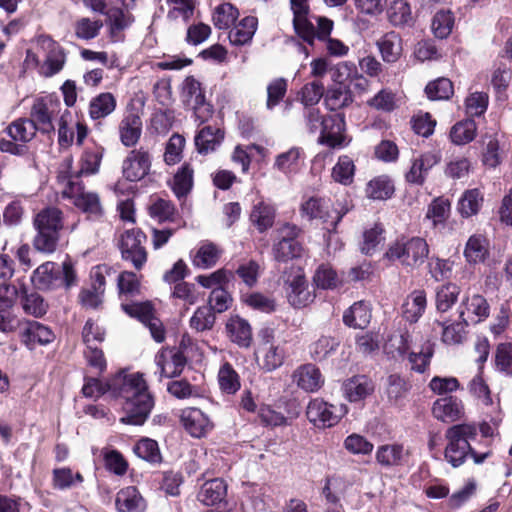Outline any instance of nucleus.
Listing matches in <instances>:
<instances>
[{
    "label": "nucleus",
    "instance_id": "c85d7f7f",
    "mask_svg": "<svg viewBox=\"0 0 512 512\" xmlns=\"http://www.w3.org/2000/svg\"><path fill=\"white\" fill-rule=\"evenodd\" d=\"M142 132L141 118L134 113L124 116L119 125L121 143L126 147L137 144Z\"/></svg>",
    "mask_w": 512,
    "mask_h": 512
},
{
    "label": "nucleus",
    "instance_id": "de8ad7c7",
    "mask_svg": "<svg viewBox=\"0 0 512 512\" xmlns=\"http://www.w3.org/2000/svg\"><path fill=\"white\" fill-rule=\"evenodd\" d=\"M218 382L220 389L227 394H235L241 387L238 373L228 362L220 367Z\"/></svg>",
    "mask_w": 512,
    "mask_h": 512
},
{
    "label": "nucleus",
    "instance_id": "412c9836",
    "mask_svg": "<svg viewBox=\"0 0 512 512\" xmlns=\"http://www.w3.org/2000/svg\"><path fill=\"white\" fill-rule=\"evenodd\" d=\"M230 340L239 347L248 348L252 342V330L249 322L238 315L231 316L226 323Z\"/></svg>",
    "mask_w": 512,
    "mask_h": 512
},
{
    "label": "nucleus",
    "instance_id": "58836bf2",
    "mask_svg": "<svg viewBox=\"0 0 512 512\" xmlns=\"http://www.w3.org/2000/svg\"><path fill=\"white\" fill-rule=\"evenodd\" d=\"M4 132L15 142L28 143L35 137L37 131L31 126L28 118H19L11 122Z\"/></svg>",
    "mask_w": 512,
    "mask_h": 512
},
{
    "label": "nucleus",
    "instance_id": "4d7b16f0",
    "mask_svg": "<svg viewBox=\"0 0 512 512\" xmlns=\"http://www.w3.org/2000/svg\"><path fill=\"white\" fill-rule=\"evenodd\" d=\"M273 253L278 262H287L301 257L302 245L299 241L280 240L274 245Z\"/></svg>",
    "mask_w": 512,
    "mask_h": 512
},
{
    "label": "nucleus",
    "instance_id": "3c124183",
    "mask_svg": "<svg viewBox=\"0 0 512 512\" xmlns=\"http://www.w3.org/2000/svg\"><path fill=\"white\" fill-rule=\"evenodd\" d=\"M460 322L446 325L445 322L436 321L442 327V341L446 344H459L462 341L464 327L468 325L464 318V310L459 311Z\"/></svg>",
    "mask_w": 512,
    "mask_h": 512
},
{
    "label": "nucleus",
    "instance_id": "7ed1b4c3",
    "mask_svg": "<svg viewBox=\"0 0 512 512\" xmlns=\"http://www.w3.org/2000/svg\"><path fill=\"white\" fill-rule=\"evenodd\" d=\"M76 279V272L70 259L65 260L61 266L52 261L42 263L31 275L34 288L40 291L59 287L69 289L75 284Z\"/></svg>",
    "mask_w": 512,
    "mask_h": 512
},
{
    "label": "nucleus",
    "instance_id": "4468645a",
    "mask_svg": "<svg viewBox=\"0 0 512 512\" xmlns=\"http://www.w3.org/2000/svg\"><path fill=\"white\" fill-rule=\"evenodd\" d=\"M185 430L195 438H201L212 428L210 419L198 408H186L180 416Z\"/></svg>",
    "mask_w": 512,
    "mask_h": 512
},
{
    "label": "nucleus",
    "instance_id": "09e8293b",
    "mask_svg": "<svg viewBox=\"0 0 512 512\" xmlns=\"http://www.w3.org/2000/svg\"><path fill=\"white\" fill-rule=\"evenodd\" d=\"M410 390L409 383L399 374H390L386 380V394L390 403H398Z\"/></svg>",
    "mask_w": 512,
    "mask_h": 512
},
{
    "label": "nucleus",
    "instance_id": "a211bd4d",
    "mask_svg": "<svg viewBox=\"0 0 512 512\" xmlns=\"http://www.w3.org/2000/svg\"><path fill=\"white\" fill-rule=\"evenodd\" d=\"M297 386L306 392H316L324 384L320 369L314 364L300 366L293 375Z\"/></svg>",
    "mask_w": 512,
    "mask_h": 512
},
{
    "label": "nucleus",
    "instance_id": "6e6552de",
    "mask_svg": "<svg viewBox=\"0 0 512 512\" xmlns=\"http://www.w3.org/2000/svg\"><path fill=\"white\" fill-rule=\"evenodd\" d=\"M301 211L310 220L321 219L323 223L327 224V229L331 231L336 230L339 222L348 212V208H334L330 211L327 201L317 197H310L302 204Z\"/></svg>",
    "mask_w": 512,
    "mask_h": 512
},
{
    "label": "nucleus",
    "instance_id": "bf43d9fd",
    "mask_svg": "<svg viewBox=\"0 0 512 512\" xmlns=\"http://www.w3.org/2000/svg\"><path fill=\"white\" fill-rule=\"evenodd\" d=\"M454 16L450 11H438L433 19L431 28L434 35L439 39L447 38L452 32Z\"/></svg>",
    "mask_w": 512,
    "mask_h": 512
},
{
    "label": "nucleus",
    "instance_id": "a878e982",
    "mask_svg": "<svg viewBox=\"0 0 512 512\" xmlns=\"http://www.w3.org/2000/svg\"><path fill=\"white\" fill-rule=\"evenodd\" d=\"M224 139V132L220 128L207 125L195 136V146L200 154H208L216 150Z\"/></svg>",
    "mask_w": 512,
    "mask_h": 512
},
{
    "label": "nucleus",
    "instance_id": "4be33fe9",
    "mask_svg": "<svg viewBox=\"0 0 512 512\" xmlns=\"http://www.w3.org/2000/svg\"><path fill=\"white\" fill-rule=\"evenodd\" d=\"M19 298L23 311L27 315L40 318L47 313L48 305L37 292H29L25 283L19 286Z\"/></svg>",
    "mask_w": 512,
    "mask_h": 512
},
{
    "label": "nucleus",
    "instance_id": "f704fd0d",
    "mask_svg": "<svg viewBox=\"0 0 512 512\" xmlns=\"http://www.w3.org/2000/svg\"><path fill=\"white\" fill-rule=\"evenodd\" d=\"M116 108V99L110 92H103L91 99L89 115L93 120H99L110 115Z\"/></svg>",
    "mask_w": 512,
    "mask_h": 512
},
{
    "label": "nucleus",
    "instance_id": "f257e3e1",
    "mask_svg": "<svg viewBox=\"0 0 512 512\" xmlns=\"http://www.w3.org/2000/svg\"><path fill=\"white\" fill-rule=\"evenodd\" d=\"M112 390L124 400L122 409L125 415L120 419L124 424L143 425L154 406L153 396L148 391L142 373H133L121 380L118 388L109 383H102L97 378H85L82 393L85 397L98 398Z\"/></svg>",
    "mask_w": 512,
    "mask_h": 512
},
{
    "label": "nucleus",
    "instance_id": "f3484780",
    "mask_svg": "<svg viewBox=\"0 0 512 512\" xmlns=\"http://www.w3.org/2000/svg\"><path fill=\"white\" fill-rule=\"evenodd\" d=\"M305 158L304 149L294 146L288 151L282 152L276 156L273 168L277 169L285 176H291L299 171Z\"/></svg>",
    "mask_w": 512,
    "mask_h": 512
},
{
    "label": "nucleus",
    "instance_id": "ea45409f",
    "mask_svg": "<svg viewBox=\"0 0 512 512\" xmlns=\"http://www.w3.org/2000/svg\"><path fill=\"white\" fill-rule=\"evenodd\" d=\"M193 187V169L184 163L173 177L172 190L178 199L185 198Z\"/></svg>",
    "mask_w": 512,
    "mask_h": 512
},
{
    "label": "nucleus",
    "instance_id": "6ab92c4d",
    "mask_svg": "<svg viewBox=\"0 0 512 512\" xmlns=\"http://www.w3.org/2000/svg\"><path fill=\"white\" fill-rule=\"evenodd\" d=\"M115 506L118 512H144L146 508L145 500L135 486L118 491Z\"/></svg>",
    "mask_w": 512,
    "mask_h": 512
},
{
    "label": "nucleus",
    "instance_id": "423d86ee",
    "mask_svg": "<svg viewBox=\"0 0 512 512\" xmlns=\"http://www.w3.org/2000/svg\"><path fill=\"white\" fill-rule=\"evenodd\" d=\"M146 235L141 229L126 230L120 238L119 249L124 261L130 262L136 270H141L147 262V252L143 243Z\"/></svg>",
    "mask_w": 512,
    "mask_h": 512
},
{
    "label": "nucleus",
    "instance_id": "ddd939ff",
    "mask_svg": "<svg viewBox=\"0 0 512 512\" xmlns=\"http://www.w3.org/2000/svg\"><path fill=\"white\" fill-rule=\"evenodd\" d=\"M55 339L53 331L38 321H27L26 327L21 332V342L33 350L36 345H47Z\"/></svg>",
    "mask_w": 512,
    "mask_h": 512
},
{
    "label": "nucleus",
    "instance_id": "0e129e2a",
    "mask_svg": "<svg viewBox=\"0 0 512 512\" xmlns=\"http://www.w3.org/2000/svg\"><path fill=\"white\" fill-rule=\"evenodd\" d=\"M185 146V138L178 134L174 133L168 140L165 153H164V161L167 165H175L180 162L182 159V151Z\"/></svg>",
    "mask_w": 512,
    "mask_h": 512
},
{
    "label": "nucleus",
    "instance_id": "bb28decb",
    "mask_svg": "<svg viewBox=\"0 0 512 512\" xmlns=\"http://www.w3.org/2000/svg\"><path fill=\"white\" fill-rule=\"evenodd\" d=\"M288 301L296 308L307 306L313 301L314 296L308 290L307 281L304 275L298 274L288 282Z\"/></svg>",
    "mask_w": 512,
    "mask_h": 512
},
{
    "label": "nucleus",
    "instance_id": "dca6fc26",
    "mask_svg": "<svg viewBox=\"0 0 512 512\" xmlns=\"http://www.w3.org/2000/svg\"><path fill=\"white\" fill-rule=\"evenodd\" d=\"M343 392L349 402H359L374 392L373 381L366 375H356L343 383Z\"/></svg>",
    "mask_w": 512,
    "mask_h": 512
},
{
    "label": "nucleus",
    "instance_id": "680f3d73",
    "mask_svg": "<svg viewBox=\"0 0 512 512\" xmlns=\"http://www.w3.org/2000/svg\"><path fill=\"white\" fill-rule=\"evenodd\" d=\"M450 206L448 199L437 197L428 206L426 218L432 220L434 225L442 224L449 216Z\"/></svg>",
    "mask_w": 512,
    "mask_h": 512
},
{
    "label": "nucleus",
    "instance_id": "f8f14e48",
    "mask_svg": "<svg viewBox=\"0 0 512 512\" xmlns=\"http://www.w3.org/2000/svg\"><path fill=\"white\" fill-rule=\"evenodd\" d=\"M150 154L144 148L132 150L123 162V176L126 180L136 182L143 179L150 172Z\"/></svg>",
    "mask_w": 512,
    "mask_h": 512
},
{
    "label": "nucleus",
    "instance_id": "49530a36",
    "mask_svg": "<svg viewBox=\"0 0 512 512\" xmlns=\"http://www.w3.org/2000/svg\"><path fill=\"white\" fill-rule=\"evenodd\" d=\"M148 210L150 217L159 223L172 222L175 219L176 208L170 200L157 198L150 204Z\"/></svg>",
    "mask_w": 512,
    "mask_h": 512
},
{
    "label": "nucleus",
    "instance_id": "69168bd1",
    "mask_svg": "<svg viewBox=\"0 0 512 512\" xmlns=\"http://www.w3.org/2000/svg\"><path fill=\"white\" fill-rule=\"evenodd\" d=\"M123 311L129 316L138 319L143 324L150 323L154 318L153 306L150 302H133L121 305Z\"/></svg>",
    "mask_w": 512,
    "mask_h": 512
},
{
    "label": "nucleus",
    "instance_id": "e2e57ef3",
    "mask_svg": "<svg viewBox=\"0 0 512 512\" xmlns=\"http://www.w3.org/2000/svg\"><path fill=\"white\" fill-rule=\"evenodd\" d=\"M102 27L103 22L101 20H91L83 17L75 24V35L81 40H91L99 35Z\"/></svg>",
    "mask_w": 512,
    "mask_h": 512
},
{
    "label": "nucleus",
    "instance_id": "37998d69",
    "mask_svg": "<svg viewBox=\"0 0 512 512\" xmlns=\"http://www.w3.org/2000/svg\"><path fill=\"white\" fill-rule=\"evenodd\" d=\"M476 122L468 118L456 123L450 131V139L456 145H464L474 140L476 136Z\"/></svg>",
    "mask_w": 512,
    "mask_h": 512
},
{
    "label": "nucleus",
    "instance_id": "c756f323",
    "mask_svg": "<svg viewBox=\"0 0 512 512\" xmlns=\"http://www.w3.org/2000/svg\"><path fill=\"white\" fill-rule=\"evenodd\" d=\"M34 227L60 234L63 228L62 211L53 206L42 209L34 218Z\"/></svg>",
    "mask_w": 512,
    "mask_h": 512
},
{
    "label": "nucleus",
    "instance_id": "cd10ccee",
    "mask_svg": "<svg viewBox=\"0 0 512 512\" xmlns=\"http://www.w3.org/2000/svg\"><path fill=\"white\" fill-rule=\"evenodd\" d=\"M275 217L276 209L265 201L254 204L250 213V220L259 233H264L272 228Z\"/></svg>",
    "mask_w": 512,
    "mask_h": 512
},
{
    "label": "nucleus",
    "instance_id": "473e14b6",
    "mask_svg": "<svg viewBox=\"0 0 512 512\" xmlns=\"http://www.w3.org/2000/svg\"><path fill=\"white\" fill-rule=\"evenodd\" d=\"M103 154L104 149L102 147L86 149L81 156L79 170L70 175H77L78 181H81L80 177L82 175H94L98 173Z\"/></svg>",
    "mask_w": 512,
    "mask_h": 512
},
{
    "label": "nucleus",
    "instance_id": "0eeeda50",
    "mask_svg": "<svg viewBox=\"0 0 512 512\" xmlns=\"http://www.w3.org/2000/svg\"><path fill=\"white\" fill-rule=\"evenodd\" d=\"M60 101L52 97L37 98L31 108V126L42 134H50L55 131L53 117L59 112Z\"/></svg>",
    "mask_w": 512,
    "mask_h": 512
},
{
    "label": "nucleus",
    "instance_id": "4c0bfd02",
    "mask_svg": "<svg viewBox=\"0 0 512 512\" xmlns=\"http://www.w3.org/2000/svg\"><path fill=\"white\" fill-rule=\"evenodd\" d=\"M239 10L231 3L224 2L215 7L212 22L219 30L229 29L238 19Z\"/></svg>",
    "mask_w": 512,
    "mask_h": 512
},
{
    "label": "nucleus",
    "instance_id": "f03ea898",
    "mask_svg": "<svg viewBox=\"0 0 512 512\" xmlns=\"http://www.w3.org/2000/svg\"><path fill=\"white\" fill-rule=\"evenodd\" d=\"M477 436V428L474 424H456L449 427L445 432L448 444L445 449V459L453 467L461 466L468 455H470L475 464H482L489 456L490 452L478 453L470 444Z\"/></svg>",
    "mask_w": 512,
    "mask_h": 512
},
{
    "label": "nucleus",
    "instance_id": "a19ab883",
    "mask_svg": "<svg viewBox=\"0 0 512 512\" xmlns=\"http://www.w3.org/2000/svg\"><path fill=\"white\" fill-rule=\"evenodd\" d=\"M403 457L404 447L401 444L382 445L376 451V461L384 467L401 465Z\"/></svg>",
    "mask_w": 512,
    "mask_h": 512
},
{
    "label": "nucleus",
    "instance_id": "72a5a7b5",
    "mask_svg": "<svg viewBox=\"0 0 512 512\" xmlns=\"http://www.w3.org/2000/svg\"><path fill=\"white\" fill-rule=\"evenodd\" d=\"M427 306L424 290H414L408 301L403 305V317L410 323H416L425 312Z\"/></svg>",
    "mask_w": 512,
    "mask_h": 512
},
{
    "label": "nucleus",
    "instance_id": "9d476101",
    "mask_svg": "<svg viewBox=\"0 0 512 512\" xmlns=\"http://www.w3.org/2000/svg\"><path fill=\"white\" fill-rule=\"evenodd\" d=\"M308 420L318 428H330L341 419L342 414L337 413V408L320 398L310 400L306 409Z\"/></svg>",
    "mask_w": 512,
    "mask_h": 512
},
{
    "label": "nucleus",
    "instance_id": "2eb2a0df",
    "mask_svg": "<svg viewBox=\"0 0 512 512\" xmlns=\"http://www.w3.org/2000/svg\"><path fill=\"white\" fill-rule=\"evenodd\" d=\"M433 416L444 423H452L463 415L462 401L455 396L438 398L432 406Z\"/></svg>",
    "mask_w": 512,
    "mask_h": 512
},
{
    "label": "nucleus",
    "instance_id": "6e6d98bb",
    "mask_svg": "<svg viewBox=\"0 0 512 512\" xmlns=\"http://www.w3.org/2000/svg\"><path fill=\"white\" fill-rule=\"evenodd\" d=\"M484 242L485 239L480 235H472L469 237L464 250V256L469 263L476 264L485 260L488 251Z\"/></svg>",
    "mask_w": 512,
    "mask_h": 512
},
{
    "label": "nucleus",
    "instance_id": "603ef678",
    "mask_svg": "<svg viewBox=\"0 0 512 512\" xmlns=\"http://www.w3.org/2000/svg\"><path fill=\"white\" fill-rule=\"evenodd\" d=\"M313 283L318 289L332 290L339 284L336 271L327 264H321L315 270L313 275Z\"/></svg>",
    "mask_w": 512,
    "mask_h": 512
},
{
    "label": "nucleus",
    "instance_id": "c03bdc74",
    "mask_svg": "<svg viewBox=\"0 0 512 512\" xmlns=\"http://www.w3.org/2000/svg\"><path fill=\"white\" fill-rule=\"evenodd\" d=\"M135 455L150 464L156 465L162 462V456L157 441L150 438L140 439L134 446Z\"/></svg>",
    "mask_w": 512,
    "mask_h": 512
},
{
    "label": "nucleus",
    "instance_id": "b1692460",
    "mask_svg": "<svg viewBox=\"0 0 512 512\" xmlns=\"http://www.w3.org/2000/svg\"><path fill=\"white\" fill-rule=\"evenodd\" d=\"M227 494V485L223 479L214 478L206 481L198 495V500L206 506H214L222 502Z\"/></svg>",
    "mask_w": 512,
    "mask_h": 512
},
{
    "label": "nucleus",
    "instance_id": "393cba45",
    "mask_svg": "<svg viewBox=\"0 0 512 512\" xmlns=\"http://www.w3.org/2000/svg\"><path fill=\"white\" fill-rule=\"evenodd\" d=\"M258 19L255 16H246L229 31V41L234 46H244L250 43L256 33Z\"/></svg>",
    "mask_w": 512,
    "mask_h": 512
},
{
    "label": "nucleus",
    "instance_id": "7c9ffc66",
    "mask_svg": "<svg viewBox=\"0 0 512 512\" xmlns=\"http://www.w3.org/2000/svg\"><path fill=\"white\" fill-rule=\"evenodd\" d=\"M387 18L391 25L398 28L414 24L411 6L406 0H394L387 8Z\"/></svg>",
    "mask_w": 512,
    "mask_h": 512
},
{
    "label": "nucleus",
    "instance_id": "774afa93",
    "mask_svg": "<svg viewBox=\"0 0 512 512\" xmlns=\"http://www.w3.org/2000/svg\"><path fill=\"white\" fill-rule=\"evenodd\" d=\"M495 363L500 372L512 376V343H500L497 346Z\"/></svg>",
    "mask_w": 512,
    "mask_h": 512
},
{
    "label": "nucleus",
    "instance_id": "e433bc0d",
    "mask_svg": "<svg viewBox=\"0 0 512 512\" xmlns=\"http://www.w3.org/2000/svg\"><path fill=\"white\" fill-rule=\"evenodd\" d=\"M460 287L456 283L448 282L436 289L435 305L438 312H447L457 302Z\"/></svg>",
    "mask_w": 512,
    "mask_h": 512
},
{
    "label": "nucleus",
    "instance_id": "9b49d317",
    "mask_svg": "<svg viewBox=\"0 0 512 512\" xmlns=\"http://www.w3.org/2000/svg\"><path fill=\"white\" fill-rule=\"evenodd\" d=\"M186 363L187 359L181 351L160 350L155 355L157 370L154 376L157 377L158 382L163 378L177 377L182 373Z\"/></svg>",
    "mask_w": 512,
    "mask_h": 512
},
{
    "label": "nucleus",
    "instance_id": "864d4df0",
    "mask_svg": "<svg viewBox=\"0 0 512 512\" xmlns=\"http://www.w3.org/2000/svg\"><path fill=\"white\" fill-rule=\"evenodd\" d=\"M425 93L433 101L448 100L454 93L453 83L448 78H438L426 85Z\"/></svg>",
    "mask_w": 512,
    "mask_h": 512
},
{
    "label": "nucleus",
    "instance_id": "a18cd8bd",
    "mask_svg": "<svg viewBox=\"0 0 512 512\" xmlns=\"http://www.w3.org/2000/svg\"><path fill=\"white\" fill-rule=\"evenodd\" d=\"M394 185L387 176H379L367 184L366 194L374 200H386L394 194Z\"/></svg>",
    "mask_w": 512,
    "mask_h": 512
},
{
    "label": "nucleus",
    "instance_id": "338daca9",
    "mask_svg": "<svg viewBox=\"0 0 512 512\" xmlns=\"http://www.w3.org/2000/svg\"><path fill=\"white\" fill-rule=\"evenodd\" d=\"M453 262L449 259L431 257L428 262V270L431 277L437 281H443L451 277Z\"/></svg>",
    "mask_w": 512,
    "mask_h": 512
},
{
    "label": "nucleus",
    "instance_id": "39448f33",
    "mask_svg": "<svg viewBox=\"0 0 512 512\" xmlns=\"http://www.w3.org/2000/svg\"><path fill=\"white\" fill-rule=\"evenodd\" d=\"M429 246L425 239L421 237H412L405 243L392 245L385 257L389 260H400L401 263L409 267H418L428 258Z\"/></svg>",
    "mask_w": 512,
    "mask_h": 512
},
{
    "label": "nucleus",
    "instance_id": "5701e85b",
    "mask_svg": "<svg viewBox=\"0 0 512 512\" xmlns=\"http://www.w3.org/2000/svg\"><path fill=\"white\" fill-rule=\"evenodd\" d=\"M371 308L365 301L355 302L343 314V322L354 329H364L371 321Z\"/></svg>",
    "mask_w": 512,
    "mask_h": 512
},
{
    "label": "nucleus",
    "instance_id": "aec40b11",
    "mask_svg": "<svg viewBox=\"0 0 512 512\" xmlns=\"http://www.w3.org/2000/svg\"><path fill=\"white\" fill-rule=\"evenodd\" d=\"M41 43L43 45L47 44L49 48L44 63L46 67L44 75L46 77H52L63 69L66 62V53L50 36H42Z\"/></svg>",
    "mask_w": 512,
    "mask_h": 512
},
{
    "label": "nucleus",
    "instance_id": "20e7f679",
    "mask_svg": "<svg viewBox=\"0 0 512 512\" xmlns=\"http://www.w3.org/2000/svg\"><path fill=\"white\" fill-rule=\"evenodd\" d=\"M64 195L72 199L75 207L86 214L88 219L95 221L103 216L104 210L99 195L85 191L84 184L78 181L77 175H69Z\"/></svg>",
    "mask_w": 512,
    "mask_h": 512
},
{
    "label": "nucleus",
    "instance_id": "052dcab7",
    "mask_svg": "<svg viewBox=\"0 0 512 512\" xmlns=\"http://www.w3.org/2000/svg\"><path fill=\"white\" fill-rule=\"evenodd\" d=\"M37 234L33 239L34 248L45 254H52L56 251L59 242L60 234L45 231L43 229H36Z\"/></svg>",
    "mask_w": 512,
    "mask_h": 512
},
{
    "label": "nucleus",
    "instance_id": "1a4fd4ad",
    "mask_svg": "<svg viewBox=\"0 0 512 512\" xmlns=\"http://www.w3.org/2000/svg\"><path fill=\"white\" fill-rule=\"evenodd\" d=\"M345 116L342 113L326 115V119L319 132L318 142L332 149L346 147L350 140L345 135Z\"/></svg>",
    "mask_w": 512,
    "mask_h": 512
},
{
    "label": "nucleus",
    "instance_id": "8fccbe9b",
    "mask_svg": "<svg viewBox=\"0 0 512 512\" xmlns=\"http://www.w3.org/2000/svg\"><path fill=\"white\" fill-rule=\"evenodd\" d=\"M216 321L215 314L211 311V307L206 305L198 307L192 317L190 318L189 324L191 329L196 332L210 331L213 329Z\"/></svg>",
    "mask_w": 512,
    "mask_h": 512
},
{
    "label": "nucleus",
    "instance_id": "5fc2aeb1",
    "mask_svg": "<svg viewBox=\"0 0 512 512\" xmlns=\"http://www.w3.org/2000/svg\"><path fill=\"white\" fill-rule=\"evenodd\" d=\"M354 173L355 165L352 159L347 155H343L339 157L332 169L331 175L336 182L342 185H349L353 181Z\"/></svg>",
    "mask_w": 512,
    "mask_h": 512
},
{
    "label": "nucleus",
    "instance_id": "2f4dec72",
    "mask_svg": "<svg viewBox=\"0 0 512 512\" xmlns=\"http://www.w3.org/2000/svg\"><path fill=\"white\" fill-rule=\"evenodd\" d=\"M353 102L350 85L341 83L330 87L325 95L326 107L331 111H336L347 107Z\"/></svg>",
    "mask_w": 512,
    "mask_h": 512
},
{
    "label": "nucleus",
    "instance_id": "79ce46f5",
    "mask_svg": "<svg viewBox=\"0 0 512 512\" xmlns=\"http://www.w3.org/2000/svg\"><path fill=\"white\" fill-rule=\"evenodd\" d=\"M483 201L479 189L466 190L458 201V211L462 217L468 218L478 213Z\"/></svg>",
    "mask_w": 512,
    "mask_h": 512
},
{
    "label": "nucleus",
    "instance_id": "c9c22d12",
    "mask_svg": "<svg viewBox=\"0 0 512 512\" xmlns=\"http://www.w3.org/2000/svg\"><path fill=\"white\" fill-rule=\"evenodd\" d=\"M378 48L382 59L387 63L396 62L402 53V40L394 32L384 35L378 41Z\"/></svg>",
    "mask_w": 512,
    "mask_h": 512
},
{
    "label": "nucleus",
    "instance_id": "13d9d810",
    "mask_svg": "<svg viewBox=\"0 0 512 512\" xmlns=\"http://www.w3.org/2000/svg\"><path fill=\"white\" fill-rule=\"evenodd\" d=\"M233 278V272L221 268L208 275H198L195 280L202 287L213 290L215 287H223Z\"/></svg>",
    "mask_w": 512,
    "mask_h": 512
}]
</instances>
